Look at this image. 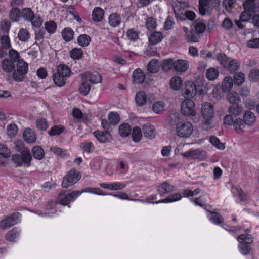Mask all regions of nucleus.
<instances>
[{
  "mask_svg": "<svg viewBox=\"0 0 259 259\" xmlns=\"http://www.w3.org/2000/svg\"><path fill=\"white\" fill-rule=\"evenodd\" d=\"M249 79L253 82L257 81L259 79V70L257 68L252 69L249 72Z\"/></svg>",
  "mask_w": 259,
  "mask_h": 259,
  "instance_id": "nucleus-53",
  "label": "nucleus"
},
{
  "mask_svg": "<svg viewBox=\"0 0 259 259\" xmlns=\"http://www.w3.org/2000/svg\"><path fill=\"white\" fill-rule=\"evenodd\" d=\"M77 41L81 47H86L91 41V38L87 34H81L78 37Z\"/></svg>",
  "mask_w": 259,
  "mask_h": 259,
  "instance_id": "nucleus-36",
  "label": "nucleus"
},
{
  "mask_svg": "<svg viewBox=\"0 0 259 259\" xmlns=\"http://www.w3.org/2000/svg\"><path fill=\"white\" fill-rule=\"evenodd\" d=\"M238 241L242 243L250 244L253 242V238L251 235L242 234L238 237Z\"/></svg>",
  "mask_w": 259,
  "mask_h": 259,
  "instance_id": "nucleus-42",
  "label": "nucleus"
},
{
  "mask_svg": "<svg viewBox=\"0 0 259 259\" xmlns=\"http://www.w3.org/2000/svg\"><path fill=\"white\" fill-rule=\"evenodd\" d=\"M162 38L163 36L162 33L156 32L150 36L149 40L150 44L155 45L161 41Z\"/></svg>",
  "mask_w": 259,
  "mask_h": 259,
  "instance_id": "nucleus-32",
  "label": "nucleus"
},
{
  "mask_svg": "<svg viewBox=\"0 0 259 259\" xmlns=\"http://www.w3.org/2000/svg\"><path fill=\"white\" fill-rule=\"evenodd\" d=\"M32 153L33 156L38 160L42 159L45 155L44 150L39 146L34 147L32 149Z\"/></svg>",
  "mask_w": 259,
  "mask_h": 259,
  "instance_id": "nucleus-27",
  "label": "nucleus"
},
{
  "mask_svg": "<svg viewBox=\"0 0 259 259\" xmlns=\"http://www.w3.org/2000/svg\"><path fill=\"white\" fill-rule=\"evenodd\" d=\"M133 140L135 142H138L141 140L142 137V132L141 129L136 126L133 128L132 134Z\"/></svg>",
  "mask_w": 259,
  "mask_h": 259,
  "instance_id": "nucleus-41",
  "label": "nucleus"
},
{
  "mask_svg": "<svg viewBox=\"0 0 259 259\" xmlns=\"http://www.w3.org/2000/svg\"><path fill=\"white\" fill-rule=\"evenodd\" d=\"M104 15V10L100 7H96L92 13L93 19L96 22L101 21Z\"/></svg>",
  "mask_w": 259,
  "mask_h": 259,
  "instance_id": "nucleus-23",
  "label": "nucleus"
},
{
  "mask_svg": "<svg viewBox=\"0 0 259 259\" xmlns=\"http://www.w3.org/2000/svg\"><path fill=\"white\" fill-rule=\"evenodd\" d=\"M182 198V196L180 193H176L171 194L164 199H162L157 201L155 202V203L158 204L159 203H169L175 202L180 200Z\"/></svg>",
  "mask_w": 259,
  "mask_h": 259,
  "instance_id": "nucleus-20",
  "label": "nucleus"
},
{
  "mask_svg": "<svg viewBox=\"0 0 259 259\" xmlns=\"http://www.w3.org/2000/svg\"><path fill=\"white\" fill-rule=\"evenodd\" d=\"M70 54L73 59L78 60L82 58L83 51L80 48H74L70 51Z\"/></svg>",
  "mask_w": 259,
  "mask_h": 259,
  "instance_id": "nucleus-39",
  "label": "nucleus"
},
{
  "mask_svg": "<svg viewBox=\"0 0 259 259\" xmlns=\"http://www.w3.org/2000/svg\"><path fill=\"white\" fill-rule=\"evenodd\" d=\"M142 130L145 137L152 139L155 137L156 132L153 125L147 123L143 126Z\"/></svg>",
  "mask_w": 259,
  "mask_h": 259,
  "instance_id": "nucleus-14",
  "label": "nucleus"
},
{
  "mask_svg": "<svg viewBox=\"0 0 259 259\" xmlns=\"http://www.w3.org/2000/svg\"><path fill=\"white\" fill-rule=\"evenodd\" d=\"M66 77L59 75L57 73L53 75V79L55 84L59 87H62L65 85Z\"/></svg>",
  "mask_w": 259,
  "mask_h": 259,
  "instance_id": "nucleus-44",
  "label": "nucleus"
},
{
  "mask_svg": "<svg viewBox=\"0 0 259 259\" xmlns=\"http://www.w3.org/2000/svg\"><path fill=\"white\" fill-rule=\"evenodd\" d=\"M192 159L203 160L205 159L206 155L205 151H201L199 149L193 150Z\"/></svg>",
  "mask_w": 259,
  "mask_h": 259,
  "instance_id": "nucleus-45",
  "label": "nucleus"
},
{
  "mask_svg": "<svg viewBox=\"0 0 259 259\" xmlns=\"http://www.w3.org/2000/svg\"><path fill=\"white\" fill-rule=\"evenodd\" d=\"M230 114L233 116H237L240 115L243 111V107L237 104L232 105L228 110Z\"/></svg>",
  "mask_w": 259,
  "mask_h": 259,
  "instance_id": "nucleus-21",
  "label": "nucleus"
},
{
  "mask_svg": "<svg viewBox=\"0 0 259 259\" xmlns=\"http://www.w3.org/2000/svg\"><path fill=\"white\" fill-rule=\"evenodd\" d=\"M73 34L74 32L70 28H66L62 32V36L65 41H69L73 39Z\"/></svg>",
  "mask_w": 259,
  "mask_h": 259,
  "instance_id": "nucleus-37",
  "label": "nucleus"
},
{
  "mask_svg": "<svg viewBox=\"0 0 259 259\" xmlns=\"http://www.w3.org/2000/svg\"><path fill=\"white\" fill-rule=\"evenodd\" d=\"M184 97L186 99L193 98L196 94V87L195 84L191 81L185 83V88L183 91Z\"/></svg>",
  "mask_w": 259,
  "mask_h": 259,
  "instance_id": "nucleus-8",
  "label": "nucleus"
},
{
  "mask_svg": "<svg viewBox=\"0 0 259 259\" xmlns=\"http://www.w3.org/2000/svg\"><path fill=\"white\" fill-rule=\"evenodd\" d=\"M176 190V187L171 185L168 182H164L157 188V191L160 195L170 193Z\"/></svg>",
  "mask_w": 259,
  "mask_h": 259,
  "instance_id": "nucleus-12",
  "label": "nucleus"
},
{
  "mask_svg": "<svg viewBox=\"0 0 259 259\" xmlns=\"http://www.w3.org/2000/svg\"><path fill=\"white\" fill-rule=\"evenodd\" d=\"M83 80H88L92 83H100L102 81V77L97 72L91 73L89 72H85L81 74Z\"/></svg>",
  "mask_w": 259,
  "mask_h": 259,
  "instance_id": "nucleus-11",
  "label": "nucleus"
},
{
  "mask_svg": "<svg viewBox=\"0 0 259 259\" xmlns=\"http://www.w3.org/2000/svg\"><path fill=\"white\" fill-rule=\"evenodd\" d=\"M80 194V192L75 191H73L67 195L63 193H60L59 194L57 200L61 204L66 205L75 199Z\"/></svg>",
  "mask_w": 259,
  "mask_h": 259,
  "instance_id": "nucleus-6",
  "label": "nucleus"
},
{
  "mask_svg": "<svg viewBox=\"0 0 259 259\" xmlns=\"http://www.w3.org/2000/svg\"><path fill=\"white\" fill-rule=\"evenodd\" d=\"M20 213L15 212L7 218L6 219L2 220L0 222V228L2 229L11 227L17 223L18 220L20 218Z\"/></svg>",
  "mask_w": 259,
  "mask_h": 259,
  "instance_id": "nucleus-7",
  "label": "nucleus"
},
{
  "mask_svg": "<svg viewBox=\"0 0 259 259\" xmlns=\"http://www.w3.org/2000/svg\"><path fill=\"white\" fill-rule=\"evenodd\" d=\"M227 99L228 102L233 104H237L240 101L239 95L235 92H231L227 95Z\"/></svg>",
  "mask_w": 259,
  "mask_h": 259,
  "instance_id": "nucleus-29",
  "label": "nucleus"
},
{
  "mask_svg": "<svg viewBox=\"0 0 259 259\" xmlns=\"http://www.w3.org/2000/svg\"><path fill=\"white\" fill-rule=\"evenodd\" d=\"M83 81L80 85L79 88V92L83 95V96L87 95L90 90V85L89 84L88 82H87V81L84 80Z\"/></svg>",
  "mask_w": 259,
  "mask_h": 259,
  "instance_id": "nucleus-51",
  "label": "nucleus"
},
{
  "mask_svg": "<svg viewBox=\"0 0 259 259\" xmlns=\"http://www.w3.org/2000/svg\"><path fill=\"white\" fill-rule=\"evenodd\" d=\"M109 120L110 122L113 125L118 123L119 122L118 114L115 112H111L109 115Z\"/></svg>",
  "mask_w": 259,
  "mask_h": 259,
  "instance_id": "nucleus-59",
  "label": "nucleus"
},
{
  "mask_svg": "<svg viewBox=\"0 0 259 259\" xmlns=\"http://www.w3.org/2000/svg\"><path fill=\"white\" fill-rule=\"evenodd\" d=\"M182 83V80L180 77H174L170 81V86L175 90H179L180 88Z\"/></svg>",
  "mask_w": 259,
  "mask_h": 259,
  "instance_id": "nucleus-33",
  "label": "nucleus"
},
{
  "mask_svg": "<svg viewBox=\"0 0 259 259\" xmlns=\"http://www.w3.org/2000/svg\"><path fill=\"white\" fill-rule=\"evenodd\" d=\"M148 71L152 73H155L158 71V61L155 59L151 60L147 66Z\"/></svg>",
  "mask_w": 259,
  "mask_h": 259,
  "instance_id": "nucleus-34",
  "label": "nucleus"
},
{
  "mask_svg": "<svg viewBox=\"0 0 259 259\" xmlns=\"http://www.w3.org/2000/svg\"><path fill=\"white\" fill-rule=\"evenodd\" d=\"M2 67L5 72L10 73L14 71L15 64L9 59H5L2 62Z\"/></svg>",
  "mask_w": 259,
  "mask_h": 259,
  "instance_id": "nucleus-22",
  "label": "nucleus"
},
{
  "mask_svg": "<svg viewBox=\"0 0 259 259\" xmlns=\"http://www.w3.org/2000/svg\"><path fill=\"white\" fill-rule=\"evenodd\" d=\"M63 126H54L49 131V134L51 136L58 135L63 132Z\"/></svg>",
  "mask_w": 259,
  "mask_h": 259,
  "instance_id": "nucleus-62",
  "label": "nucleus"
},
{
  "mask_svg": "<svg viewBox=\"0 0 259 259\" xmlns=\"http://www.w3.org/2000/svg\"><path fill=\"white\" fill-rule=\"evenodd\" d=\"M233 86V79L230 76H226L223 81L222 89L223 92L230 91Z\"/></svg>",
  "mask_w": 259,
  "mask_h": 259,
  "instance_id": "nucleus-31",
  "label": "nucleus"
},
{
  "mask_svg": "<svg viewBox=\"0 0 259 259\" xmlns=\"http://www.w3.org/2000/svg\"><path fill=\"white\" fill-rule=\"evenodd\" d=\"M21 156L23 159V161L26 164H28V166H29V163L32 159L31 155L29 151L27 149H24L21 153Z\"/></svg>",
  "mask_w": 259,
  "mask_h": 259,
  "instance_id": "nucleus-50",
  "label": "nucleus"
},
{
  "mask_svg": "<svg viewBox=\"0 0 259 259\" xmlns=\"http://www.w3.org/2000/svg\"><path fill=\"white\" fill-rule=\"evenodd\" d=\"M17 127L15 124H11L7 127V134L10 138L14 137L17 134Z\"/></svg>",
  "mask_w": 259,
  "mask_h": 259,
  "instance_id": "nucleus-60",
  "label": "nucleus"
},
{
  "mask_svg": "<svg viewBox=\"0 0 259 259\" xmlns=\"http://www.w3.org/2000/svg\"><path fill=\"white\" fill-rule=\"evenodd\" d=\"M188 68V63L185 60H178L174 62V69L176 71L183 72Z\"/></svg>",
  "mask_w": 259,
  "mask_h": 259,
  "instance_id": "nucleus-17",
  "label": "nucleus"
},
{
  "mask_svg": "<svg viewBox=\"0 0 259 259\" xmlns=\"http://www.w3.org/2000/svg\"><path fill=\"white\" fill-rule=\"evenodd\" d=\"M210 214L209 218L213 223L219 224L223 222V219L219 213L210 211Z\"/></svg>",
  "mask_w": 259,
  "mask_h": 259,
  "instance_id": "nucleus-54",
  "label": "nucleus"
},
{
  "mask_svg": "<svg viewBox=\"0 0 259 259\" xmlns=\"http://www.w3.org/2000/svg\"><path fill=\"white\" fill-rule=\"evenodd\" d=\"M243 119L246 125L251 126L256 121V117L253 112L247 111L243 115Z\"/></svg>",
  "mask_w": 259,
  "mask_h": 259,
  "instance_id": "nucleus-16",
  "label": "nucleus"
},
{
  "mask_svg": "<svg viewBox=\"0 0 259 259\" xmlns=\"http://www.w3.org/2000/svg\"><path fill=\"white\" fill-rule=\"evenodd\" d=\"M19 234L17 228H14L11 231H10L6 235V238L10 241H14Z\"/></svg>",
  "mask_w": 259,
  "mask_h": 259,
  "instance_id": "nucleus-43",
  "label": "nucleus"
},
{
  "mask_svg": "<svg viewBox=\"0 0 259 259\" xmlns=\"http://www.w3.org/2000/svg\"><path fill=\"white\" fill-rule=\"evenodd\" d=\"M126 35L131 40L135 41L139 38V32L133 29L128 30L126 32Z\"/></svg>",
  "mask_w": 259,
  "mask_h": 259,
  "instance_id": "nucleus-63",
  "label": "nucleus"
},
{
  "mask_svg": "<svg viewBox=\"0 0 259 259\" xmlns=\"http://www.w3.org/2000/svg\"><path fill=\"white\" fill-rule=\"evenodd\" d=\"M194 28L197 33L201 34L205 30L206 25L202 22H197L195 24Z\"/></svg>",
  "mask_w": 259,
  "mask_h": 259,
  "instance_id": "nucleus-64",
  "label": "nucleus"
},
{
  "mask_svg": "<svg viewBox=\"0 0 259 259\" xmlns=\"http://www.w3.org/2000/svg\"><path fill=\"white\" fill-rule=\"evenodd\" d=\"M146 26L149 31L153 30L156 27V23L152 17H149L146 22Z\"/></svg>",
  "mask_w": 259,
  "mask_h": 259,
  "instance_id": "nucleus-58",
  "label": "nucleus"
},
{
  "mask_svg": "<svg viewBox=\"0 0 259 259\" xmlns=\"http://www.w3.org/2000/svg\"><path fill=\"white\" fill-rule=\"evenodd\" d=\"M162 69L166 72L169 71L172 67L174 68V61L172 59L164 60L162 63Z\"/></svg>",
  "mask_w": 259,
  "mask_h": 259,
  "instance_id": "nucleus-35",
  "label": "nucleus"
},
{
  "mask_svg": "<svg viewBox=\"0 0 259 259\" xmlns=\"http://www.w3.org/2000/svg\"><path fill=\"white\" fill-rule=\"evenodd\" d=\"M201 110L203 119V128L207 130L213 127L214 125L212 120L214 114L213 105L210 103L205 102L202 105Z\"/></svg>",
  "mask_w": 259,
  "mask_h": 259,
  "instance_id": "nucleus-1",
  "label": "nucleus"
},
{
  "mask_svg": "<svg viewBox=\"0 0 259 259\" xmlns=\"http://www.w3.org/2000/svg\"><path fill=\"white\" fill-rule=\"evenodd\" d=\"M226 68H228L232 73L239 69V64L237 60L231 59Z\"/></svg>",
  "mask_w": 259,
  "mask_h": 259,
  "instance_id": "nucleus-47",
  "label": "nucleus"
},
{
  "mask_svg": "<svg viewBox=\"0 0 259 259\" xmlns=\"http://www.w3.org/2000/svg\"><path fill=\"white\" fill-rule=\"evenodd\" d=\"M210 142L212 145L215 146L217 148L223 150L225 148V145L220 142V140L215 136H211L210 138Z\"/></svg>",
  "mask_w": 259,
  "mask_h": 259,
  "instance_id": "nucleus-52",
  "label": "nucleus"
},
{
  "mask_svg": "<svg viewBox=\"0 0 259 259\" xmlns=\"http://www.w3.org/2000/svg\"><path fill=\"white\" fill-rule=\"evenodd\" d=\"M9 17L13 22L19 21L21 17V12L19 8H14L9 13Z\"/></svg>",
  "mask_w": 259,
  "mask_h": 259,
  "instance_id": "nucleus-25",
  "label": "nucleus"
},
{
  "mask_svg": "<svg viewBox=\"0 0 259 259\" xmlns=\"http://www.w3.org/2000/svg\"><path fill=\"white\" fill-rule=\"evenodd\" d=\"M135 101L139 106H143L147 101V95L143 91H139L135 96Z\"/></svg>",
  "mask_w": 259,
  "mask_h": 259,
  "instance_id": "nucleus-24",
  "label": "nucleus"
},
{
  "mask_svg": "<svg viewBox=\"0 0 259 259\" xmlns=\"http://www.w3.org/2000/svg\"><path fill=\"white\" fill-rule=\"evenodd\" d=\"M119 132L122 137H126L128 136L131 132L130 125L127 123L122 124L119 127Z\"/></svg>",
  "mask_w": 259,
  "mask_h": 259,
  "instance_id": "nucleus-30",
  "label": "nucleus"
},
{
  "mask_svg": "<svg viewBox=\"0 0 259 259\" xmlns=\"http://www.w3.org/2000/svg\"><path fill=\"white\" fill-rule=\"evenodd\" d=\"M94 135L98 141L100 143H106L110 141L111 138L110 133L107 132H102L97 130L94 132Z\"/></svg>",
  "mask_w": 259,
  "mask_h": 259,
  "instance_id": "nucleus-13",
  "label": "nucleus"
},
{
  "mask_svg": "<svg viewBox=\"0 0 259 259\" xmlns=\"http://www.w3.org/2000/svg\"><path fill=\"white\" fill-rule=\"evenodd\" d=\"M45 28L47 31L50 33H54L56 30V24L52 21L45 23Z\"/></svg>",
  "mask_w": 259,
  "mask_h": 259,
  "instance_id": "nucleus-61",
  "label": "nucleus"
},
{
  "mask_svg": "<svg viewBox=\"0 0 259 259\" xmlns=\"http://www.w3.org/2000/svg\"><path fill=\"white\" fill-rule=\"evenodd\" d=\"M28 72V64L23 60H18L16 64V69L14 70L13 79L20 82L23 80L25 74Z\"/></svg>",
  "mask_w": 259,
  "mask_h": 259,
  "instance_id": "nucleus-2",
  "label": "nucleus"
},
{
  "mask_svg": "<svg viewBox=\"0 0 259 259\" xmlns=\"http://www.w3.org/2000/svg\"><path fill=\"white\" fill-rule=\"evenodd\" d=\"M165 105L162 101H158L153 105L152 110L157 114H161L164 110Z\"/></svg>",
  "mask_w": 259,
  "mask_h": 259,
  "instance_id": "nucleus-40",
  "label": "nucleus"
},
{
  "mask_svg": "<svg viewBox=\"0 0 259 259\" xmlns=\"http://www.w3.org/2000/svg\"><path fill=\"white\" fill-rule=\"evenodd\" d=\"M217 59L224 68L228 66V64L231 60V58L227 57L225 54L222 53H219L217 55Z\"/></svg>",
  "mask_w": 259,
  "mask_h": 259,
  "instance_id": "nucleus-38",
  "label": "nucleus"
},
{
  "mask_svg": "<svg viewBox=\"0 0 259 259\" xmlns=\"http://www.w3.org/2000/svg\"><path fill=\"white\" fill-rule=\"evenodd\" d=\"M80 178V172L75 169H72L64 177L62 186L63 188H67L76 183Z\"/></svg>",
  "mask_w": 259,
  "mask_h": 259,
  "instance_id": "nucleus-3",
  "label": "nucleus"
},
{
  "mask_svg": "<svg viewBox=\"0 0 259 259\" xmlns=\"http://www.w3.org/2000/svg\"><path fill=\"white\" fill-rule=\"evenodd\" d=\"M233 126L235 131L239 133L241 131H244L246 123L244 122V119L238 118H237L233 123Z\"/></svg>",
  "mask_w": 259,
  "mask_h": 259,
  "instance_id": "nucleus-26",
  "label": "nucleus"
},
{
  "mask_svg": "<svg viewBox=\"0 0 259 259\" xmlns=\"http://www.w3.org/2000/svg\"><path fill=\"white\" fill-rule=\"evenodd\" d=\"M133 79L136 83H141L145 79V74L141 69H137L133 72Z\"/></svg>",
  "mask_w": 259,
  "mask_h": 259,
  "instance_id": "nucleus-19",
  "label": "nucleus"
},
{
  "mask_svg": "<svg viewBox=\"0 0 259 259\" xmlns=\"http://www.w3.org/2000/svg\"><path fill=\"white\" fill-rule=\"evenodd\" d=\"M32 16H34V14L30 8H26L22 9L21 11V17L24 19L29 21Z\"/></svg>",
  "mask_w": 259,
  "mask_h": 259,
  "instance_id": "nucleus-48",
  "label": "nucleus"
},
{
  "mask_svg": "<svg viewBox=\"0 0 259 259\" xmlns=\"http://www.w3.org/2000/svg\"><path fill=\"white\" fill-rule=\"evenodd\" d=\"M24 140L28 143H33L36 141V134L31 129L28 128L23 133Z\"/></svg>",
  "mask_w": 259,
  "mask_h": 259,
  "instance_id": "nucleus-15",
  "label": "nucleus"
},
{
  "mask_svg": "<svg viewBox=\"0 0 259 259\" xmlns=\"http://www.w3.org/2000/svg\"><path fill=\"white\" fill-rule=\"evenodd\" d=\"M18 35L19 39L22 41H27L29 37L28 31L25 29H20Z\"/></svg>",
  "mask_w": 259,
  "mask_h": 259,
  "instance_id": "nucleus-56",
  "label": "nucleus"
},
{
  "mask_svg": "<svg viewBox=\"0 0 259 259\" xmlns=\"http://www.w3.org/2000/svg\"><path fill=\"white\" fill-rule=\"evenodd\" d=\"M56 73L58 74L59 75H61L66 78L70 75L71 73V70L66 65L61 64L57 66V72Z\"/></svg>",
  "mask_w": 259,
  "mask_h": 259,
  "instance_id": "nucleus-18",
  "label": "nucleus"
},
{
  "mask_svg": "<svg viewBox=\"0 0 259 259\" xmlns=\"http://www.w3.org/2000/svg\"><path fill=\"white\" fill-rule=\"evenodd\" d=\"M36 124L38 129L46 131L48 127V123L45 118H39L36 120Z\"/></svg>",
  "mask_w": 259,
  "mask_h": 259,
  "instance_id": "nucleus-55",
  "label": "nucleus"
},
{
  "mask_svg": "<svg viewBox=\"0 0 259 259\" xmlns=\"http://www.w3.org/2000/svg\"><path fill=\"white\" fill-rule=\"evenodd\" d=\"M177 3L174 2L175 5L173 4V9L174 13L176 17L181 20H184V13L185 11L184 8L187 7V4L186 3L179 2L176 0Z\"/></svg>",
  "mask_w": 259,
  "mask_h": 259,
  "instance_id": "nucleus-9",
  "label": "nucleus"
},
{
  "mask_svg": "<svg viewBox=\"0 0 259 259\" xmlns=\"http://www.w3.org/2000/svg\"><path fill=\"white\" fill-rule=\"evenodd\" d=\"M243 6L244 10L252 14L259 12V0H246Z\"/></svg>",
  "mask_w": 259,
  "mask_h": 259,
  "instance_id": "nucleus-10",
  "label": "nucleus"
},
{
  "mask_svg": "<svg viewBox=\"0 0 259 259\" xmlns=\"http://www.w3.org/2000/svg\"><path fill=\"white\" fill-rule=\"evenodd\" d=\"M219 75V71L217 69L212 68L208 69L206 72V76L209 80H214L216 79Z\"/></svg>",
  "mask_w": 259,
  "mask_h": 259,
  "instance_id": "nucleus-49",
  "label": "nucleus"
},
{
  "mask_svg": "<svg viewBox=\"0 0 259 259\" xmlns=\"http://www.w3.org/2000/svg\"><path fill=\"white\" fill-rule=\"evenodd\" d=\"M120 16L116 13L112 14L109 17V23L113 27H116L120 23Z\"/></svg>",
  "mask_w": 259,
  "mask_h": 259,
  "instance_id": "nucleus-28",
  "label": "nucleus"
},
{
  "mask_svg": "<svg viewBox=\"0 0 259 259\" xmlns=\"http://www.w3.org/2000/svg\"><path fill=\"white\" fill-rule=\"evenodd\" d=\"M244 74L242 72H237L234 76L233 81L235 84L240 85L244 82Z\"/></svg>",
  "mask_w": 259,
  "mask_h": 259,
  "instance_id": "nucleus-46",
  "label": "nucleus"
},
{
  "mask_svg": "<svg viewBox=\"0 0 259 259\" xmlns=\"http://www.w3.org/2000/svg\"><path fill=\"white\" fill-rule=\"evenodd\" d=\"M9 56L10 58L9 60L12 61L14 63L16 62L17 63L18 60H21L19 59V54L18 52L14 49H11L9 50Z\"/></svg>",
  "mask_w": 259,
  "mask_h": 259,
  "instance_id": "nucleus-57",
  "label": "nucleus"
},
{
  "mask_svg": "<svg viewBox=\"0 0 259 259\" xmlns=\"http://www.w3.org/2000/svg\"><path fill=\"white\" fill-rule=\"evenodd\" d=\"M181 112L185 116L195 115V104L190 99H186L181 103Z\"/></svg>",
  "mask_w": 259,
  "mask_h": 259,
  "instance_id": "nucleus-5",
  "label": "nucleus"
},
{
  "mask_svg": "<svg viewBox=\"0 0 259 259\" xmlns=\"http://www.w3.org/2000/svg\"><path fill=\"white\" fill-rule=\"evenodd\" d=\"M193 132V126L189 122H180L177 124L176 133L179 137H189Z\"/></svg>",
  "mask_w": 259,
  "mask_h": 259,
  "instance_id": "nucleus-4",
  "label": "nucleus"
}]
</instances>
